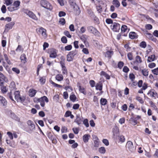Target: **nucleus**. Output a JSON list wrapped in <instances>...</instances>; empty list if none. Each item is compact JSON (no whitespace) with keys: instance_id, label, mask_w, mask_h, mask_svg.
Instances as JSON below:
<instances>
[{"instance_id":"f257e3e1","label":"nucleus","mask_w":158,"mask_h":158,"mask_svg":"<svg viewBox=\"0 0 158 158\" xmlns=\"http://www.w3.org/2000/svg\"><path fill=\"white\" fill-rule=\"evenodd\" d=\"M20 4V2L19 1H15L14 2L13 5L9 6L7 9L10 12L17 10L19 9Z\"/></svg>"},{"instance_id":"f03ea898","label":"nucleus","mask_w":158,"mask_h":158,"mask_svg":"<svg viewBox=\"0 0 158 158\" xmlns=\"http://www.w3.org/2000/svg\"><path fill=\"white\" fill-rule=\"evenodd\" d=\"M44 101L46 102H48V98L45 96H44L39 98H35L34 99V102H40V105L42 107H44L45 106Z\"/></svg>"},{"instance_id":"7ed1b4c3","label":"nucleus","mask_w":158,"mask_h":158,"mask_svg":"<svg viewBox=\"0 0 158 158\" xmlns=\"http://www.w3.org/2000/svg\"><path fill=\"white\" fill-rule=\"evenodd\" d=\"M69 2L70 5L73 7L74 13L76 15H79L80 13L79 8L75 3L74 0H69Z\"/></svg>"},{"instance_id":"20e7f679","label":"nucleus","mask_w":158,"mask_h":158,"mask_svg":"<svg viewBox=\"0 0 158 158\" xmlns=\"http://www.w3.org/2000/svg\"><path fill=\"white\" fill-rule=\"evenodd\" d=\"M40 4L43 7L49 10H51L52 9V7L51 4L46 0H42L40 1Z\"/></svg>"},{"instance_id":"39448f33","label":"nucleus","mask_w":158,"mask_h":158,"mask_svg":"<svg viewBox=\"0 0 158 158\" xmlns=\"http://www.w3.org/2000/svg\"><path fill=\"white\" fill-rule=\"evenodd\" d=\"M15 97V99L18 102H23L25 98L24 96L21 97L20 95V92L19 91H16L14 92Z\"/></svg>"},{"instance_id":"423d86ee","label":"nucleus","mask_w":158,"mask_h":158,"mask_svg":"<svg viewBox=\"0 0 158 158\" xmlns=\"http://www.w3.org/2000/svg\"><path fill=\"white\" fill-rule=\"evenodd\" d=\"M126 148L127 150L131 152H134L135 150V148L134 147L133 143L130 141H128L126 145Z\"/></svg>"},{"instance_id":"0eeeda50","label":"nucleus","mask_w":158,"mask_h":158,"mask_svg":"<svg viewBox=\"0 0 158 158\" xmlns=\"http://www.w3.org/2000/svg\"><path fill=\"white\" fill-rule=\"evenodd\" d=\"M87 30L89 32L95 35H98L99 33L98 31L95 27L92 26L88 27Z\"/></svg>"},{"instance_id":"6e6552de","label":"nucleus","mask_w":158,"mask_h":158,"mask_svg":"<svg viewBox=\"0 0 158 158\" xmlns=\"http://www.w3.org/2000/svg\"><path fill=\"white\" fill-rule=\"evenodd\" d=\"M48 53L50 54V58H54L57 56L56 50L53 48H50L48 49Z\"/></svg>"},{"instance_id":"1a4fd4ad","label":"nucleus","mask_w":158,"mask_h":158,"mask_svg":"<svg viewBox=\"0 0 158 158\" xmlns=\"http://www.w3.org/2000/svg\"><path fill=\"white\" fill-rule=\"evenodd\" d=\"M24 12L32 19L36 20H37V18L32 12L27 10H25Z\"/></svg>"},{"instance_id":"9d476101","label":"nucleus","mask_w":158,"mask_h":158,"mask_svg":"<svg viewBox=\"0 0 158 158\" xmlns=\"http://www.w3.org/2000/svg\"><path fill=\"white\" fill-rule=\"evenodd\" d=\"M27 123L31 131H32L35 129V126L33 121L31 120H28L27 122Z\"/></svg>"},{"instance_id":"9b49d317","label":"nucleus","mask_w":158,"mask_h":158,"mask_svg":"<svg viewBox=\"0 0 158 158\" xmlns=\"http://www.w3.org/2000/svg\"><path fill=\"white\" fill-rule=\"evenodd\" d=\"M14 24L15 23L14 22H11L6 24L5 26V31H8L12 28Z\"/></svg>"},{"instance_id":"f8f14e48","label":"nucleus","mask_w":158,"mask_h":158,"mask_svg":"<svg viewBox=\"0 0 158 158\" xmlns=\"http://www.w3.org/2000/svg\"><path fill=\"white\" fill-rule=\"evenodd\" d=\"M9 112L10 113V114H9L10 116L12 119L17 121H19L20 120L19 118L14 113H13L11 110L9 111Z\"/></svg>"},{"instance_id":"ddd939ff","label":"nucleus","mask_w":158,"mask_h":158,"mask_svg":"<svg viewBox=\"0 0 158 158\" xmlns=\"http://www.w3.org/2000/svg\"><path fill=\"white\" fill-rule=\"evenodd\" d=\"M120 25L118 23H114L113 26V30L115 32H118L120 29Z\"/></svg>"},{"instance_id":"4468645a","label":"nucleus","mask_w":158,"mask_h":158,"mask_svg":"<svg viewBox=\"0 0 158 158\" xmlns=\"http://www.w3.org/2000/svg\"><path fill=\"white\" fill-rule=\"evenodd\" d=\"M40 33L44 37H46V30L42 27H40L39 30Z\"/></svg>"},{"instance_id":"2eb2a0df","label":"nucleus","mask_w":158,"mask_h":158,"mask_svg":"<svg viewBox=\"0 0 158 158\" xmlns=\"http://www.w3.org/2000/svg\"><path fill=\"white\" fill-rule=\"evenodd\" d=\"M60 65L62 67V73L63 74L67 75L68 73V72L66 68L65 65V64L61 63V64Z\"/></svg>"},{"instance_id":"dca6fc26","label":"nucleus","mask_w":158,"mask_h":158,"mask_svg":"<svg viewBox=\"0 0 158 158\" xmlns=\"http://www.w3.org/2000/svg\"><path fill=\"white\" fill-rule=\"evenodd\" d=\"M90 137V135L89 134L84 135L82 137L83 141L85 143L88 142Z\"/></svg>"},{"instance_id":"f3484780","label":"nucleus","mask_w":158,"mask_h":158,"mask_svg":"<svg viewBox=\"0 0 158 158\" xmlns=\"http://www.w3.org/2000/svg\"><path fill=\"white\" fill-rule=\"evenodd\" d=\"M36 93V91L33 89H30L29 91V95L31 97L35 96Z\"/></svg>"},{"instance_id":"a211bd4d","label":"nucleus","mask_w":158,"mask_h":158,"mask_svg":"<svg viewBox=\"0 0 158 158\" xmlns=\"http://www.w3.org/2000/svg\"><path fill=\"white\" fill-rule=\"evenodd\" d=\"M113 54V52L112 51H108L106 52L105 55L106 57H107L109 58H110L111 56Z\"/></svg>"},{"instance_id":"6ab92c4d","label":"nucleus","mask_w":158,"mask_h":158,"mask_svg":"<svg viewBox=\"0 0 158 158\" xmlns=\"http://www.w3.org/2000/svg\"><path fill=\"white\" fill-rule=\"evenodd\" d=\"M75 122H76L78 125H80L81 123L82 120L81 119L79 115H77L76 118L75 119Z\"/></svg>"},{"instance_id":"aec40b11","label":"nucleus","mask_w":158,"mask_h":158,"mask_svg":"<svg viewBox=\"0 0 158 158\" xmlns=\"http://www.w3.org/2000/svg\"><path fill=\"white\" fill-rule=\"evenodd\" d=\"M20 59L21 60V62L23 64H25L26 62V57L24 54H23L21 55Z\"/></svg>"},{"instance_id":"412c9836","label":"nucleus","mask_w":158,"mask_h":158,"mask_svg":"<svg viewBox=\"0 0 158 158\" xmlns=\"http://www.w3.org/2000/svg\"><path fill=\"white\" fill-rule=\"evenodd\" d=\"M9 87L11 91L15 89L16 85L15 82L13 81L11 82L10 85Z\"/></svg>"},{"instance_id":"4be33fe9","label":"nucleus","mask_w":158,"mask_h":158,"mask_svg":"<svg viewBox=\"0 0 158 158\" xmlns=\"http://www.w3.org/2000/svg\"><path fill=\"white\" fill-rule=\"evenodd\" d=\"M137 35H136V33L134 32H130L129 35V37L131 39L137 38Z\"/></svg>"},{"instance_id":"5701e85b","label":"nucleus","mask_w":158,"mask_h":158,"mask_svg":"<svg viewBox=\"0 0 158 158\" xmlns=\"http://www.w3.org/2000/svg\"><path fill=\"white\" fill-rule=\"evenodd\" d=\"M155 59V56L154 55H152L148 57L147 61L149 62L153 61Z\"/></svg>"},{"instance_id":"b1692460","label":"nucleus","mask_w":158,"mask_h":158,"mask_svg":"<svg viewBox=\"0 0 158 158\" xmlns=\"http://www.w3.org/2000/svg\"><path fill=\"white\" fill-rule=\"evenodd\" d=\"M56 79L58 81H61L63 79V75L61 74H58L56 76Z\"/></svg>"},{"instance_id":"393cba45","label":"nucleus","mask_w":158,"mask_h":158,"mask_svg":"<svg viewBox=\"0 0 158 158\" xmlns=\"http://www.w3.org/2000/svg\"><path fill=\"white\" fill-rule=\"evenodd\" d=\"M150 94L151 96L155 98H156V97L157 96V94L156 92H154L152 91H150L148 93V94Z\"/></svg>"},{"instance_id":"a878e982","label":"nucleus","mask_w":158,"mask_h":158,"mask_svg":"<svg viewBox=\"0 0 158 158\" xmlns=\"http://www.w3.org/2000/svg\"><path fill=\"white\" fill-rule=\"evenodd\" d=\"M95 87L97 90H101L102 89V83L99 82L97 84Z\"/></svg>"},{"instance_id":"bb28decb","label":"nucleus","mask_w":158,"mask_h":158,"mask_svg":"<svg viewBox=\"0 0 158 158\" xmlns=\"http://www.w3.org/2000/svg\"><path fill=\"white\" fill-rule=\"evenodd\" d=\"M0 101L3 106H5L7 104V102L5 98L2 96H0Z\"/></svg>"},{"instance_id":"cd10ccee","label":"nucleus","mask_w":158,"mask_h":158,"mask_svg":"<svg viewBox=\"0 0 158 158\" xmlns=\"http://www.w3.org/2000/svg\"><path fill=\"white\" fill-rule=\"evenodd\" d=\"M74 57L71 55L69 53L67 55V61L70 62L73 60Z\"/></svg>"},{"instance_id":"c85d7f7f","label":"nucleus","mask_w":158,"mask_h":158,"mask_svg":"<svg viewBox=\"0 0 158 158\" xmlns=\"http://www.w3.org/2000/svg\"><path fill=\"white\" fill-rule=\"evenodd\" d=\"M1 86V90L3 94L6 93L8 90L7 88H6V86H4L3 85Z\"/></svg>"},{"instance_id":"c756f323","label":"nucleus","mask_w":158,"mask_h":158,"mask_svg":"<svg viewBox=\"0 0 158 158\" xmlns=\"http://www.w3.org/2000/svg\"><path fill=\"white\" fill-rule=\"evenodd\" d=\"M101 75H103L107 79H109L110 77L108 74L103 71H102L101 73Z\"/></svg>"},{"instance_id":"7c9ffc66","label":"nucleus","mask_w":158,"mask_h":158,"mask_svg":"<svg viewBox=\"0 0 158 158\" xmlns=\"http://www.w3.org/2000/svg\"><path fill=\"white\" fill-rule=\"evenodd\" d=\"M79 91L81 93H83L85 95L86 94V92L85 90V89L83 87H81V86H79Z\"/></svg>"},{"instance_id":"2f4dec72","label":"nucleus","mask_w":158,"mask_h":158,"mask_svg":"<svg viewBox=\"0 0 158 158\" xmlns=\"http://www.w3.org/2000/svg\"><path fill=\"white\" fill-rule=\"evenodd\" d=\"M100 102L102 105H105L106 104L107 101L106 99L103 98H101Z\"/></svg>"},{"instance_id":"473e14b6","label":"nucleus","mask_w":158,"mask_h":158,"mask_svg":"<svg viewBox=\"0 0 158 158\" xmlns=\"http://www.w3.org/2000/svg\"><path fill=\"white\" fill-rule=\"evenodd\" d=\"M113 4L115 6V7L117 8L120 5V3L117 0H113Z\"/></svg>"},{"instance_id":"72a5a7b5","label":"nucleus","mask_w":158,"mask_h":158,"mask_svg":"<svg viewBox=\"0 0 158 158\" xmlns=\"http://www.w3.org/2000/svg\"><path fill=\"white\" fill-rule=\"evenodd\" d=\"M143 75L145 77H147L148 74V70L144 69L142 71Z\"/></svg>"},{"instance_id":"f704fd0d","label":"nucleus","mask_w":158,"mask_h":158,"mask_svg":"<svg viewBox=\"0 0 158 158\" xmlns=\"http://www.w3.org/2000/svg\"><path fill=\"white\" fill-rule=\"evenodd\" d=\"M70 99L73 102H74L76 99V97L74 94H72L70 96Z\"/></svg>"},{"instance_id":"c9c22d12","label":"nucleus","mask_w":158,"mask_h":158,"mask_svg":"<svg viewBox=\"0 0 158 158\" xmlns=\"http://www.w3.org/2000/svg\"><path fill=\"white\" fill-rule=\"evenodd\" d=\"M149 103L150 104L151 106L152 107L154 110H157V108L156 106L155 105V104L153 103L152 101H149Z\"/></svg>"},{"instance_id":"e433bc0d","label":"nucleus","mask_w":158,"mask_h":158,"mask_svg":"<svg viewBox=\"0 0 158 158\" xmlns=\"http://www.w3.org/2000/svg\"><path fill=\"white\" fill-rule=\"evenodd\" d=\"M0 79L8 81L7 78L2 73L0 72Z\"/></svg>"},{"instance_id":"4c0bfd02","label":"nucleus","mask_w":158,"mask_h":158,"mask_svg":"<svg viewBox=\"0 0 158 158\" xmlns=\"http://www.w3.org/2000/svg\"><path fill=\"white\" fill-rule=\"evenodd\" d=\"M146 36L148 39L152 40L153 38V35L151 33H145Z\"/></svg>"},{"instance_id":"58836bf2","label":"nucleus","mask_w":158,"mask_h":158,"mask_svg":"<svg viewBox=\"0 0 158 158\" xmlns=\"http://www.w3.org/2000/svg\"><path fill=\"white\" fill-rule=\"evenodd\" d=\"M4 56L5 59L7 62V63L9 64H11V63L10 60L8 59V57L7 55L6 54H4Z\"/></svg>"},{"instance_id":"ea45409f","label":"nucleus","mask_w":158,"mask_h":158,"mask_svg":"<svg viewBox=\"0 0 158 158\" xmlns=\"http://www.w3.org/2000/svg\"><path fill=\"white\" fill-rule=\"evenodd\" d=\"M127 27L125 25H123L121 28V30L122 32H125L127 31Z\"/></svg>"},{"instance_id":"a19ab883","label":"nucleus","mask_w":158,"mask_h":158,"mask_svg":"<svg viewBox=\"0 0 158 158\" xmlns=\"http://www.w3.org/2000/svg\"><path fill=\"white\" fill-rule=\"evenodd\" d=\"M69 53L73 57L77 53V51L76 50L70 52Z\"/></svg>"},{"instance_id":"79ce46f5","label":"nucleus","mask_w":158,"mask_h":158,"mask_svg":"<svg viewBox=\"0 0 158 158\" xmlns=\"http://www.w3.org/2000/svg\"><path fill=\"white\" fill-rule=\"evenodd\" d=\"M99 152L102 154H104L105 153L106 150L104 147H101L99 149Z\"/></svg>"},{"instance_id":"37998d69","label":"nucleus","mask_w":158,"mask_h":158,"mask_svg":"<svg viewBox=\"0 0 158 158\" xmlns=\"http://www.w3.org/2000/svg\"><path fill=\"white\" fill-rule=\"evenodd\" d=\"M146 43L145 41H142L139 44L140 46L143 48H145L146 47Z\"/></svg>"},{"instance_id":"c03bdc74","label":"nucleus","mask_w":158,"mask_h":158,"mask_svg":"<svg viewBox=\"0 0 158 158\" xmlns=\"http://www.w3.org/2000/svg\"><path fill=\"white\" fill-rule=\"evenodd\" d=\"M83 123L85 126L86 127H89V124L88 123V120L87 119H85L83 121Z\"/></svg>"},{"instance_id":"a18cd8bd","label":"nucleus","mask_w":158,"mask_h":158,"mask_svg":"<svg viewBox=\"0 0 158 158\" xmlns=\"http://www.w3.org/2000/svg\"><path fill=\"white\" fill-rule=\"evenodd\" d=\"M72 48V46L71 45H69L66 46L64 48V49L66 51H70Z\"/></svg>"},{"instance_id":"49530a36","label":"nucleus","mask_w":158,"mask_h":158,"mask_svg":"<svg viewBox=\"0 0 158 158\" xmlns=\"http://www.w3.org/2000/svg\"><path fill=\"white\" fill-rule=\"evenodd\" d=\"M1 11L3 13H5L6 11V6L5 5H3L1 8Z\"/></svg>"},{"instance_id":"de8ad7c7","label":"nucleus","mask_w":158,"mask_h":158,"mask_svg":"<svg viewBox=\"0 0 158 158\" xmlns=\"http://www.w3.org/2000/svg\"><path fill=\"white\" fill-rule=\"evenodd\" d=\"M136 61L138 63H141L142 60L141 57L139 56H137L136 57Z\"/></svg>"},{"instance_id":"09e8293b","label":"nucleus","mask_w":158,"mask_h":158,"mask_svg":"<svg viewBox=\"0 0 158 158\" xmlns=\"http://www.w3.org/2000/svg\"><path fill=\"white\" fill-rule=\"evenodd\" d=\"M12 2V0H5V4L7 6H8L11 4Z\"/></svg>"},{"instance_id":"8fccbe9b","label":"nucleus","mask_w":158,"mask_h":158,"mask_svg":"<svg viewBox=\"0 0 158 158\" xmlns=\"http://www.w3.org/2000/svg\"><path fill=\"white\" fill-rule=\"evenodd\" d=\"M12 70L17 74H19L20 73L19 70L17 68H13L12 69Z\"/></svg>"},{"instance_id":"3c124183","label":"nucleus","mask_w":158,"mask_h":158,"mask_svg":"<svg viewBox=\"0 0 158 158\" xmlns=\"http://www.w3.org/2000/svg\"><path fill=\"white\" fill-rule=\"evenodd\" d=\"M8 81L4 80L2 79H0V86H2L3 85L5 82H7Z\"/></svg>"},{"instance_id":"603ef678","label":"nucleus","mask_w":158,"mask_h":158,"mask_svg":"<svg viewBox=\"0 0 158 158\" xmlns=\"http://www.w3.org/2000/svg\"><path fill=\"white\" fill-rule=\"evenodd\" d=\"M124 48L126 49V50L127 51H129L130 50L131 48L129 46L128 44H126L125 45Z\"/></svg>"},{"instance_id":"864d4df0","label":"nucleus","mask_w":158,"mask_h":158,"mask_svg":"<svg viewBox=\"0 0 158 158\" xmlns=\"http://www.w3.org/2000/svg\"><path fill=\"white\" fill-rule=\"evenodd\" d=\"M61 41L64 43H66L67 42V39L66 37L63 36L61 39Z\"/></svg>"},{"instance_id":"5fc2aeb1","label":"nucleus","mask_w":158,"mask_h":158,"mask_svg":"<svg viewBox=\"0 0 158 158\" xmlns=\"http://www.w3.org/2000/svg\"><path fill=\"white\" fill-rule=\"evenodd\" d=\"M124 63L123 62L120 61L118 62V67L119 68V69H121L122 67L123 66Z\"/></svg>"},{"instance_id":"6e6d98bb","label":"nucleus","mask_w":158,"mask_h":158,"mask_svg":"<svg viewBox=\"0 0 158 158\" xmlns=\"http://www.w3.org/2000/svg\"><path fill=\"white\" fill-rule=\"evenodd\" d=\"M65 89L66 90L69 91H72L73 90L72 88L70 86H67L65 87Z\"/></svg>"},{"instance_id":"4d7b16f0","label":"nucleus","mask_w":158,"mask_h":158,"mask_svg":"<svg viewBox=\"0 0 158 158\" xmlns=\"http://www.w3.org/2000/svg\"><path fill=\"white\" fill-rule=\"evenodd\" d=\"M129 78L131 80V81H133L134 80L135 78V76L134 75L133 73L130 74L129 75Z\"/></svg>"},{"instance_id":"13d9d810","label":"nucleus","mask_w":158,"mask_h":158,"mask_svg":"<svg viewBox=\"0 0 158 158\" xmlns=\"http://www.w3.org/2000/svg\"><path fill=\"white\" fill-rule=\"evenodd\" d=\"M71 114V112L70 111H67L64 115V117H67L70 116Z\"/></svg>"},{"instance_id":"bf43d9fd","label":"nucleus","mask_w":158,"mask_h":158,"mask_svg":"<svg viewBox=\"0 0 158 158\" xmlns=\"http://www.w3.org/2000/svg\"><path fill=\"white\" fill-rule=\"evenodd\" d=\"M153 11L154 13L155 16L158 17V10L154 9L153 10Z\"/></svg>"},{"instance_id":"052dcab7","label":"nucleus","mask_w":158,"mask_h":158,"mask_svg":"<svg viewBox=\"0 0 158 158\" xmlns=\"http://www.w3.org/2000/svg\"><path fill=\"white\" fill-rule=\"evenodd\" d=\"M67 129L65 127H62L61 129V131L62 133H66L67 131Z\"/></svg>"},{"instance_id":"680f3d73","label":"nucleus","mask_w":158,"mask_h":158,"mask_svg":"<svg viewBox=\"0 0 158 158\" xmlns=\"http://www.w3.org/2000/svg\"><path fill=\"white\" fill-rule=\"evenodd\" d=\"M136 99L137 100L139 101L140 103L142 104L143 103V101L141 98L139 97H137Z\"/></svg>"},{"instance_id":"e2e57ef3","label":"nucleus","mask_w":158,"mask_h":158,"mask_svg":"<svg viewBox=\"0 0 158 158\" xmlns=\"http://www.w3.org/2000/svg\"><path fill=\"white\" fill-rule=\"evenodd\" d=\"M23 48H22L21 46L20 45H19L17 48H16V51H23Z\"/></svg>"},{"instance_id":"0e129e2a","label":"nucleus","mask_w":158,"mask_h":158,"mask_svg":"<svg viewBox=\"0 0 158 158\" xmlns=\"http://www.w3.org/2000/svg\"><path fill=\"white\" fill-rule=\"evenodd\" d=\"M119 140L122 142H123L125 140L124 137L123 135H121L119 137Z\"/></svg>"},{"instance_id":"69168bd1","label":"nucleus","mask_w":158,"mask_h":158,"mask_svg":"<svg viewBox=\"0 0 158 158\" xmlns=\"http://www.w3.org/2000/svg\"><path fill=\"white\" fill-rule=\"evenodd\" d=\"M152 72L155 75H158V67L152 70Z\"/></svg>"},{"instance_id":"338daca9","label":"nucleus","mask_w":158,"mask_h":158,"mask_svg":"<svg viewBox=\"0 0 158 158\" xmlns=\"http://www.w3.org/2000/svg\"><path fill=\"white\" fill-rule=\"evenodd\" d=\"M103 143L106 146H108L109 144L108 141L106 139H104L102 140Z\"/></svg>"},{"instance_id":"774afa93","label":"nucleus","mask_w":158,"mask_h":158,"mask_svg":"<svg viewBox=\"0 0 158 158\" xmlns=\"http://www.w3.org/2000/svg\"><path fill=\"white\" fill-rule=\"evenodd\" d=\"M64 35L68 37L69 38H71V35H70L69 31H66L64 32Z\"/></svg>"}]
</instances>
